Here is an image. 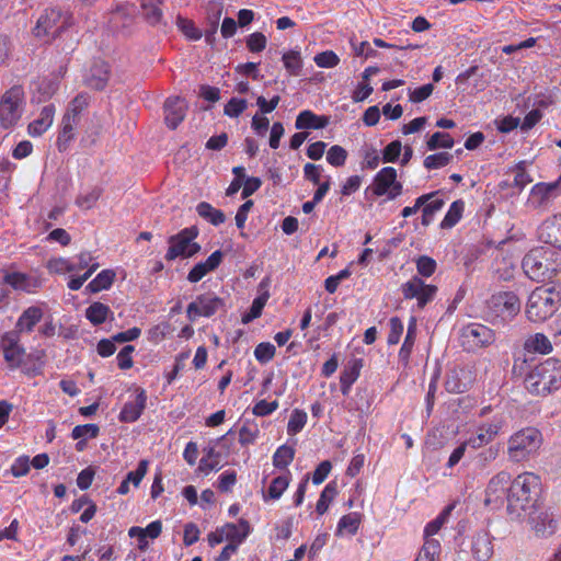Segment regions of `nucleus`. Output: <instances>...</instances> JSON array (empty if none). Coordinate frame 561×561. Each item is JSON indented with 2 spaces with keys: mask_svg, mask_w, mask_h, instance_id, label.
I'll use <instances>...</instances> for the list:
<instances>
[{
  "mask_svg": "<svg viewBox=\"0 0 561 561\" xmlns=\"http://www.w3.org/2000/svg\"><path fill=\"white\" fill-rule=\"evenodd\" d=\"M561 307V286L545 284L536 287L528 296L525 316L533 323H543Z\"/></svg>",
  "mask_w": 561,
  "mask_h": 561,
  "instance_id": "obj_1",
  "label": "nucleus"
},
{
  "mask_svg": "<svg viewBox=\"0 0 561 561\" xmlns=\"http://www.w3.org/2000/svg\"><path fill=\"white\" fill-rule=\"evenodd\" d=\"M540 490V478L533 472H524L511 480L510 493L506 497L508 513L519 517L522 512L533 508Z\"/></svg>",
  "mask_w": 561,
  "mask_h": 561,
  "instance_id": "obj_2",
  "label": "nucleus"
},
{
  "mask_svg": "<svg viewBox=\"0 0 561 561\" xmlns=\"http://www.w3.org/2000/svg\"><path fill=\"white\" fill-rule=\"evenodd\" d=\"M561 386V362L554 357L536 365L525 378L526 389L535 396H547Z\"/></svg>",
  "mask_w": 561,
  "mask_h": 561,
  "instance_id": "obj_3",
  "label": "nucleus"
},
{
  "mask_svg": "<svg viewBox=\"0 0 561 561\" xmlns=\"http://www.w3.org/2000/svg\"><path fill=\"white\" fill-rule=\"evenodd\" d=\"M26 107V95L21 84H14L0 96V127L11 129L21 121Z\"/></svg>",
  "mask_w": 561,
  "mask_h": 561,
  "instance_id": "obj_4",
  "label": "nucleus"
},
{
  "mask_svg": "<svg viewBox=\"0 0 561 561\" xmlns=\"http://www.w3.org/2000/svg\"><path fill=\"white\" fill-rule=\"evenodd\" d=\"M554 252L550 249L535 248L523 259L522 266L525 274L535 282H546L557 274Z\"/></svg>",
  "mask_w": 561,
  "mask_h": 561,
  "instance_id": "obj_5",
  "label": "nucleus"
},
{
  "mask_svg": "<svg viewBox=\"0 0 561 561\" xmlns=\"http://www.w3.org/2000/svg\"><path fill=\"white\" fill-rule=\"evenodd\" d=\"M72 15L59 7L44 10L33 28L35 37L51 42L71 25Z\"/></svg>",
  "mask_w": 561,
  "mask_h": 561,
  "instance_id": "obj_6",
  "label": "nucleus"
},
{
  "mask_svg": "<svg viewBox=\"0 0 561 561\" xmlns=\"http://www.w3.org/2000/svg\"><path fill=\"white\" fill-rule=\"evenodd\" d=\"M198 236V229L195 226L182 229L176 234L169 237V249L165 253L167 261H174L178 257L188 259L201 251V245L194 240Z\"/></svg>",
  "mask_w": 561,
  "mask_h": 561,
  "instance_id": "obj_7",
  "label": "nucleus"
},
{
  "mask_svg": "<svg viewBox=\"0 0 561 561\" xmlns=\"http://www.w3.org/2000/svg\"><path fill=\"white\" fill-rule=\"evenodd\" d=\"M402 183L397 180V170L392 167H385L373 179V183L365 190L366 198L371 194L374 197L386 195L392 201L402 194Z\"/></svg>",
  "mask_w": 561,
  "mask_h": 561,
  "instance_id": "obj_8",
  "label": "nucleus"
},
{
  "mask_svg": "<svg viewBox=\"0 0 561 561\" xmlns=\"http://www.w3.org/2000/svg\"><path fill=\"white\" fill-rule=\"evenodd\" d=\"M0 348L3 353L5 363L10 369L22 368L28 375L41 373V366L30 368L24 365L25 348L21 345V336L15 332H5L0 340Z\"/></svg>",
  "mask_w": 561,
  "mask_h": 561,
  "instance_id": "obj_9",
  "label": "nucleus"
},
{
  "mask_svg": "<svg viewBox=\"0 0 561 561\" xmlns=\"http://www.w3.org/2000/svg\"><path fill=\"white\" fill-rule=\"evenodd\" d=\"M486 310L493 320L511 321L520 311V300L514 291H500L486 300Z\"/></svg>",
  "mask_w": 561,
  "mask_h": 561,
  "instance_id": "obj_10",
  "label": "nucleus"
},
{
  "mask_svg": "<svg viewBox=\"0 0 561 561\" xmlns=\"http://www.w3.org/2000/svg\"><path fill=\"white\" fill-rule=\"evenodd\" d=\"M459 341L467 352H474L494 343L495 332L481 323H469L460 330Z\"/></svg>",
  "mask_w": 561,
  "mask_h": 561,
  "instance_id": "obj_11",
  "label": "nucleus"
},
{
  "mask_svg": "<svg viewBox=\"0 0 561 561\" xmlns=\"http://www.w3.org/2000/svg\"><path fill=\"white\" fill-rule=\"evenodd\" d=\"M502 426V419L494 417L490 423L481 425L478 428L477 434L471 435L468 439L457 446L450 456H463L467 451H473L489 444L499 434Z\"/></svg>",
  "mask_w": 561,
  "mask_h": 561,
  "instance_id": "obj_12",
  "label": "nucleus"
},
{
  "mask_svg": "<svg viewBox=\"0 0 561 561\" xmlns=\"http://www.w3.org/2000/svg\"><path fill=\"white\" fill-rule=\"evenodd\" d=\"M542 444V435L539 430L535 427H526L508 439L510 453L535 454L538 451Z\"/></svg>",
  "mask_w": 561,
  "mask_h": 561,
  "instance_id": "obj_13",
  "label": "nucleus"
},
{
  "mask_svg": "<svg viewBox=\"0 0 561 561\" xmlns=\"http://www.w3.org/2000/svg\"><path fill=\"white\" fill-rule=\"evenodd\" d=\"M224 299L213 293L198 295L186 308V317L195 321L197 317L210 318L224 308Z\"/></svg>",
  "mask_w": 561,
  "mask_h": 561,
  "instance_id": "obj_14",
  "label": "nucleus"
},
{
  "mask_svg": "<svg viewBox=\"0 0 561 561\" xmlns=\"http://www.w3.org/2000/svg\"><path fill=\"white\" fill-rule=\"evenodd\" d=\"M437 290V286L425 284L417 275L413 276L409 282L401 286L404 299L415 298L417 300L419 309H423L428 302H431L435 298Z\"/></svg>",
  "mask_w": 561,
  "mask_h": 561,
  "instance_id": "obj_15",
  "label": "nucleus"
},
{
  "mask_svg": "<svg viewBox=\"0 0 561 561\" xmlns=\"http://www.w3.org/2000/svg\"><path fill=\"white\" fill-rule=\"evenodd\" d=\"M511 474L507 472H500L494 476L485 489L484 504L492 508H500L506 501L510 493Z\"/></svg>",
  "mask_w": 561,
  "mask_h": 561,
  "instance_id": "obj_16",
  "label": "nucleus"
},
{
  "mask_svg": "<svg viewBox=\"0 0 561 561\" xmlns=\"http://www.w3.org/2000/svg\"><path fill=\"white\" fill-rule=\"evenodd\" d=\"M560 194L561 173L557 181L550 183H537L534 185L530 192V202L536 207H545Z\"/></svg>",
  "mask_w": 561,
  "mask_h": 561,
  "instance_id": "obj_17",
  "label": "nucleus"
},
{
  "mask_svg": "<svg viewBox=\"0 0 561 561\" xmlns=\"http://www.w3.org/2000/svg\"><path fill=\"white\" fill-rule=\"evenodd\" d=\"M164 122L170 129H175L185 118L187 104L181 96H170L163 105Z\"/></svg>",
  "mask_w": 561,
  "mask_h": 561,
  "instance_id": "obj_18",
  "label": "nucleus"
},
{
  "mask_svg": "<svg viewBox=\"0 0 561 561\" xmlns=\"http://www.w3.org/2000/svg\"><path fill=\"white\" fill-rule=\"evenodd\" d=\"M224 11V3L219 0L209 1L206 5V18H205V42L214 46L216 43V33L218 30L219 21Z\"/></svg>",
  "mask_w": 561,
  "mask_h": 561,
  "instance_id": "obj_19",
  "label": "nucleus"
},
{
  "mask_svg": "<svg viewBox=\"0 0 561 561\" xmlns=\"http://www.w3.org/2000/svg\"><path fill=\"white\" fill-rule=\"evenodd\" d=\"M110 76V65L103 60H95L84 76L83 83L90 89L102 91L106 88Z\"/></svg>",
  "mask_w": 561,
  "mask_h": 561,
  "instance_id": "obj_20",
  "label": "nucleus"
},
{
  "mask_svg": "<svg viewBox=\"0 0 561 561\" xmlns=\"http://www.w3.org/2000/svg\"><path fill=\"white\" fill-rule=\"evenodd\" d=\"M530 523L536 535L540 537H549L553 535L558 528V518L551 510L535 513L530 517Z\"/></svg>",
  "mask_w": 561,
  "mask_h": 561,
  "instance_id": "obj_21",
  "label": "nucleus"
},
{
  "mask_svg": "<svg viewBox=\"0 0 561 561\" xmlns=\"http://www.w3.org/2000/svg\"><path fill=\"white\" fill-rule=\"evenodd\" d=\"M147 403V394L144 389L139 390L134 400L127 401L119 412L122 422L133 423L137 421L144 412Z\"/></svg>",
  "mask_w": 561,
  "mask_h": 561,
  "instance_id": "obj_22",
  "label": "nucleus"
},
{
  "mask_svg": "<svg viewBox=\"0 0 561 561\" xmlns=\"http://www.w3.org/2000/svg\"><path fill=\"white\" fill-rule=\"evenodd\" d=\"M224 253L220 250L213 252L205 262H199L193 266L187 274L190 283L199 282L209 272L215 271L222 262Z\"/></svg>",
  "mask_w": 561,
  "mask_h": 561,
  "instance_id": "obj_23",
  "label": "nucleus"
},
{
  "mask_svg": "<svg viewBox=\"0 0 561 561\" xmlns=\"http://www.w3.org/2000/svg\"><path fill=\"white\" fill-rule=\"evenodd\" d=\"M43 316V309L38 306H31L26 308L19 317L15 330H12L11 332L18 333L19 336H21L22 332H32L35 325L42 320Z\"/></svg>",
  "mask_w": 561,
  "mask_h": 561,
  "instance_id": "obj_24",
  "label": "nucleus"
},
{
  "mask_svg": "<svg viewBox=\"0 0 561 561\" xmlns=\"http://www.w3.org/2000/svg\"><path fill=\"white\" fill-rule=\"evenodd\" d=\"M268 285H270V279L267 277L262 279L261 283L259 284L260 295L256 298H254V300L250 307V310L242 316L243 323H249V322L253 321L254 319L261 317L263 308L265 307V305L270 298Z\"/></svg>",
  "mask_w": 561,
  "mask_h": 561,
  "instance_id": "obj_25",
  "label": "nucleus"
},
{
  "mask_svg": "<svg viewBox=\"0 0 561 561\" xmlns=\"http://www.w3.org/2000/svg\"><path fill=\"white\" fill-rule=\"evenodd\" d=\"M56 107L54 104L45 105L39 113V116L35 118L27 126V133L32 137L42 136L53 124Z\"/></svg>",
  "mask_w": 561,
  "mask_h": 561,
  "instance_id": "obj_26",
  "label": "nucleus"
},
{
  "mask_svg": "<svg viewBox=\"0 0 561 561\" xmlns=\"http://www.w3.org/2000/svg\"><path fill=\"white\" fill-rule=\"evenodd\" d=\"M3 282L13 289L25 293H34L41 286V282L37 278L20 272L7 273L3 277Z\"/></svg>",
  "mask_w": 561,
  "mask_h": 561,
  "instance_id": "obj_27",
  "label": "nucleus"
},
{
  "mask_svg": "<svg viewBox=\"0 0 561 561\" xmlns=\"http://www.w3.org/2000/svg\"><path fill=\"white\" fill-rule=\"evenodd\" d=\"M472 553L478 561H486L493 554V543L489 533L482 530L472 538Z\"/></svg>",
  "mask_w": 561,
  "mask_h": 561,
  "instance_id": "obj_28",
  "label": "nucleus"
},
{
  "mask_svg": "<svg viewBox=\"0 0 561 561\" xmlns=\"http://www.w3.org/2000/svg\"><path fill=\"white\" fill-rule=\"evenodd\" d=\"M78 123V119L64 114L56 141L57 148L60 152L66 151L69 148L70 142L75 139Z\"/></svg>",
  "mask_w": 561,
  "mask_h": 561,
  "instance_id": "obj_29",
  "label": "nucleus"
},
{
  "mask_svg": "<svg viewBox=\"0 0 561 561\" xmlns=\"http://www.w3.org/2000/svg\"><path fill=\"white\" fill-rule=\"evenodd\" d=\"M362 366V359L355 358L352 362H350L348 365L341 373L340 385L341 392L343 393V396H347L350 393L352 385L359 377Z\"/></svg>",
  "mask_w": 561,
  "mask_h": 561,
  "instance_id": "obj_30",
  "label": "nucleus"
},
{
  "mask_svg": "<svg viewBox=\"0 0 561 561\" xmlns=\"http://www.w3.org/2000/svg\"><path fill=\"white\" fill-rule=\"evenodd\" d=\"M329 123L327 116L316 115L313 112L306 110L298 114L295 127L297 129H321L324 128Z\"/></svg>",
  "mask_w": 561,
  "mask_h": 561,
  "instance_id": "obj_31",
  "label": "nucleus"
},
{
  "mask_svg": "<svg viewBox=\"0 0 561 561\" xmlns=\"http://www.w3.org/2000/svg\"><path fill=\"white\" fill-rule=\"evenodd\" d=\"M226 540L239 546L249 535L250 525L247 520L240 519L238 524L228 523L224 527Z\"/></svg>",
  "mask_w": 561,
  "mask_h": 561,
  "instance_id": "obj_32",
  "label": "nucleus"
},
{
  "mask_svg": "<svg viewBox=\"0 0 561 561\" xmlns=\"http://www.w3.org/2000/svg\"><path fill=\"white\" fill-rule=\"evenodd\" d=\"M524 348L533 353L549 354L552 352V344L543 333H535L525 340Z\"/></svg>",
  "mask_w": 561,
  "mask_h": 561,
  "instance_id": "obj_33",
  "label": "nucleus"
},
{
  "mask_svg": "<svg viewBox=\"0 0 561 561\" xmlns=\"http://www.w3.org/2000/svg\"><path fill=\"white\" fill-rule=\"evenodd\" d=\"M108 316H113L112 310L110 307L105 304H102L100 301L92 302L87 309H85V318L93 324V325H101L103 324Z\"/></svg>",
  "mask_w": 561,
  "mask_h": 561,
  "instance_id": "obj_34",
  "label": "nucleus"
},
{
  "mask_svg": "<svg viewBox=\"0 0 561 561\" xmlns=\"http://www.w3.org/2000/svg\"><path fill=\"white\" fill-rule=\"evenodd\" d=\"M444 205H445V199L439 197V194L436 195L435 197H432L431 199L426 201L421 207V209H422L421 224L424 227L430 226L433 222L436 213L442 210Z\"/></svg>",
  "mask_w": 561,
  "mask_h": 561,
  "instance_id": "obj_35",
  "label": "nucleus"
},
{
  "mask_svg": "<svg viewBox=\"0 0 561 561\" xmlns=\"http://www.w3.org/2000/svg\"><path fill=\"white\" fill-rule=\"evenodd\" d=\"M115 276L113 270H103L87 285L85 290L93 294L106 290L113 285Z\"/></svg>",
  "mask_w": 561,
  "mask_h": 561,
  "instance_id": "obj_36",
  "label": "nucleus"
},
{
  "mask_svg": "<svg viewBox=\"0 0 561 561\" xmlns=\"http://www.w3.org/2000/svg\"><path fill=\"white\" fill-rule=\"evenodd\" d=\"M290 482V473L287 472L285 474L278 476L274 478L266 491L263 493L264 501L268 500H278L283 493L286 491Z\"/></svg>",
  "mask_w": 561,
  "mask_h": 561,
  "instance_id": "obj_37",
  "label": "nucleus"
},
{
  "mask_svg": "<svg viewBox=\"0 0 561 561\" xmlns=\"http://www.w3.org/2000/svg\"><path fill=\"white\" fill-rule=\"evenodd\" d=\"M196 211L199 217L207 220L214 226H219L225 222L226 216L225 214L215 207H213L207 202H201L196 206Z\"/></svg>",
  "mask_w": 561,
  "mask_h": 561,
  "instance_id": "obj_38",
  "label": "nucleus"
},
{
  "mask_svg": "<svg viewBox=\"0 0 561 561\" xmlns=\"http://www.w3.org/2000/svg\"><path fill=\"white\" fill-rule=\"evenodd\" d=\"M465 369H453L448 373L445 381V388L451 393H462L468 390L469 381H465L462 376Z\"/></svg>",
  "mask_w": 561,
  "mask_h": 561,
  "instance_id": "obj_39",
  "label": "nucleus"
},
{
  "mask_svg": "<svg viewBox=\"0 0 561 561\" xmlns=\"http://www.w3.org/2000/svg\"><path fill=\"white\" fill-rule=\"evenodd\" d=\"M416 339V319L411 317L408 325L407 335L404 342L399 351V358L402 362H408Z\"/></svg>",
  "mask_w": 561,
  "mask_h": 561,
  "instance_id": "obj_40",
  "label": "nucleus"
},
{
  "mask_svg": "<svg viewBox=\"0 0 561 561\" xmlns=\"http://www.w3.org/2000/svg\"><path fill=\"white\" fill-rule=\"evenodd\" d=\"M465 210V202L462 199H457L451 203L449 209L447 210L445 217L440 222L442 229H450L456 226L459 220L462 218V214Z\"/></svg>",
  "mask_w": 561,
  "mask_h": 561,
  "instance_id": "obj_41",
  "label": "nucleus"
},
{
  "mask_svg": "<svg viewBox=\"0 0 561 561\" xmlns=\"http://www.w3.org/2000/svg\"><path fill=\"white\" fill-rule=\"evenodd\" d=\"M440 542L437 539H426L415 561H439Z\"/></svg>",
  "mask_w": 561,
  "mask_h": 561,
  "instance_id": "obj_42",
  "label": "nucleus"
},
{
  "mask_svg": "<svg viewBox=\"0 0 561 561\" xmlns=\"http://www.w3.org/2000/svg\"><path fill=\"white\" fill-rule=\"evenodd\" d=\"M282 60L285 69L290 76H299L302 69V59L300 56V51L296 49H291L286 51L282 56Z\"/></svg>",
  "mask_w": 561,
  "mask_h": 561,
  "instance_id": "obj_43",
  "label": "nucleus"
},
{
  "mask_svg": "<svg viewBox=\"0 0 561 561\" xmlns=\"http://www.w3.org/2000/svg\"><path fill=\"white\" fill-rule=\"evenodd\" d=\"M159 4L160 0H141L144 18L150 25H156L161 21L162 11Z\"/></svg>",
  "mask_w": 561,
  "mask_h": 561,
  "instance_id": "obj_44",
  "label": "nucleus"
},
{
  "mask_svg": "<svg viewBox=\"0 0 561 561\" xmlns=\"http://www.w3.org/2000/svg\"><path fill=\"white\" fill-rule=\"evenodd\" d=\"M454 505L446 506L443 512L432 522H430L424 529V540L434 539L433 536L439 531L443 525L447 522Z\"/></svg>",
  "mask_w": 561,
  "mask_h": 561,
  "instance_id": "obj_45",
  "label": "nucleus"
},
{
  "mask_svg": "<svg viewBox=\"0 0 561 561\" xmlns=\"http://www.w3.org/2000/svg\"><path fill=\"white\" fill-rule=\"evenodd\" d=\"M176 25L183 35L190 41H198L203 36V32L195 25L193 20L179 15Z\"/></svg>",
  "mask_w": 561,
  "mask_h": 561,
  "instance_id": "obj_46",
  "label": "nucleus"
},
{
  "mask_svg": "<svg viewBox=\"0 0 561 561\" xmlns=\"http://www.w3.org/2000/svg\"><path fill=\"white\" fill-rule=\"evenodd\" d=\"M90 103V95L87 92H80L68 105L65 115L78 119L83 110L88 107Z\"/></svg>",
  "mask_w": 561,
  "mask_h": 561,
  "instance_id": "obj_47",
  "label": "nucleus"
},
{
  "mask_svg": "<svg viewBox=\"0 0 561 561\" xmlns=\"http://www.w3.org/2000/svg\"><path fill=\"white\" fill-rule=\"evenodd\" d=\"M307 413L300 409H294L287 424L288 435H296L302 431L307 423Z\"/></svg>",
  "mask_w": 561,
  "mask_h": 561,
  "instance_id": "obj_48",
  "label": "nucleus"
},
{
  "mask_svg": "<svg viewBox=\"0 0 561 561\" xmlns=\"http://www.w3.org/2000/svg\"><path fill=\"white\" fill-rule=\"evenodd\" d=\"M336 493V484L334 482H330L325 485L316 505V511L319 515H323L328 511L329 504L335 497Z\"/></svg>",
  "mask_w": 561,
  "mask_h": 561,
  "instance_id": "obj_49",
  "label": "nucleus"
},
{
  "mask_svg": "<svg viewBox=\"0 0 561 561\" xmlns=\"http://www.w3.org/2000/svg\"><path fill=\"white\" fill-rule=\"evenodd\" d=\"M360 524V516L357 513L344 515L337 524V534L344 531L348 535H355Z\"/></svg>",
  "mask_w": 561,
  "mask_h": 561,
  "instance_id": "obj_50",
  "label": "nucleus"
},
{
  "mask_svg": "<svg viewBox=\"0 0 561 561\" xmlns=\"http://www.w3.org/2000/svg\"><path fill=\"white\" fill-rule=\"evenodd\" d=\"M451 160H453V154L444 151V152H438V153L427 156L424 159L423 164L427 170H435V169H440L443 167H446L447 164H449L451 162Z\"/></svg>",
  "mask_w": 561,
  "mask_h": 561,
  "instance_id": "obj_51",
  "label": "nucleus"
},
{
  "mask_svg": "<svg viewBox=\"0 0 561 561\" xmlns=\"http://www.w3.org/2000/svg\"><path fill=\"white\" fill-rule=\"evenodd\" d=\"M102 195V188L94 186L89 192L80 194L76 198V205L83 209H91Z\"/></svg>",
  "mask_w": 561,
  "mask_h": 561,
  "instance_id": "obj_52",
  "label": "nucleus"
},
{
  "mask_svg": "<svg viewBox=\"0 0 561 561\" xmlns=\"http://www.w3.org/2000/svg\"><path fill=\"white\" fill-rule=\"evenodd\" d=\"M426 145L428 150L450 149L454 146V139L448 133L436 131L430 137Z\"/></svg>",
  "mask_w": 561,
  "mask_h": 561,
  "instance_id": "obj_53",
  "label": "nucleus"
},
{
  "mask_svg": "<svg viewBox=\"0 0 561 561\" xmlns=\"http://www.w3.org/2000/svg\"><path fill=\"white\" fill-rule=\"evenodd\" d=\"M347 159V151L339 146H332L327 152V161L335 168L343 167Z\"/></svg>",
  "mask_w": 561,
  "mask_h": 561,
  "instance_id": "obj_54",
  "label": "nucleus"
},
{
  "mask_svg": "<svg viewBox=\"0 0 561 561\" xmlns=\"http://www.w3.org/2000/svg\"><path fill=\"white\" fill-rule=\"evenodd\" d=\"M416 271L422 277H431L437 267L436 261L427 255H421L415 261Z\"/></svg>",
  "mask_w": 561,
  "mask_h": 561,
  "instance_id": "obj_55",
  "label": "nucleus"
},
{
  "mask_svg": "<svg viewBox=\"0 0 561 561\" xmlns=\"http://www.w3.org/2000/svg\"><path fill=\"white\" fill-rule=\"evenodd\" d=\"M543 230H547V242L561 248V218L556 219L552 222H546L543 225Z\"/></svg>",
  "mask_w": 561,
  "mask_h": 561,
  "instance_id": "obj_56",
  "label": "nucleus"
},
{
  "mask_svg": "<svg viewBox=\"0 0 561 561\" xmlns=\"http://www.w3.org/2000/svg\"><path fill=\"white\" fill-rule=\"evenodd\" d=\"M276 348L270 342H262L256 345L254 350V356L257 362L265 364L273 359L275 356Z\"/></svg>",
  "mask_w": 561,
  "mask_h": 561,
  "instance_id": "obj_57",
  "label": "nucleus"
},
{
  "mask_svg": "<svg viewBox=\"0 0 561 561\" xmlns=\"http://www.w3.org/2000/svg\"><path fill=\"white\" fill-rule=\"evenodd\" d=\"M47 268L50 273L55 274H65L76 271L75 264L62 257L49 260L47 263Z\"/></svg>",
  "mask_w": 561,
  "mask_h": 561,
  "instance_id": "obj_58",
  "label": "nucleus"
},
{
  "mask_svg": "<svg viewBox=\"0 0 561 561\" xmlns=\"http://www.w3.org/2000/svg\"><path fill=\"white\" fill-rule=\"evenodd\" d=\"M248 107L245 99L231 98L225 105L224 113L229 117L240 116Z\"/></svg>",
  "mask_w": 561,
  "mask_h": 561,
  "instance_id": "obj_59",
  "label": "nucleus"
},
{
  "mask_svg": "<svg viewBox=\"0 0 561 561\" xmlns=\"http://www.w3.org/2000/svg\"><path fill=\"white\" fill-rule=\"evenodd\" d=\"M266 36L261 32H254L250 34L245 39L247 48L251 53H260L264 50L266 47Z\"/></svg>",
  "mask_w": 561,
  "mask_h": 561,
  "instance_id": "obj_60",
  "label": "nucleus"
},
{
  "mask_svg": "<svg viewBox=\"0 0 561 561\" xmlns=\"http://www.w3.org/2000/svg\"><path fill=\"white\" fill-rule=\"evenodd\" d=\"M390 331L387 337V343L389 345H396L399 343L401 335L403 333V323L400 318L392 317L389 320Z\"/></svg>",
  "mask_w": 561,
  "mask_h": 561,
  "instance_id": "obj_61",
  "label": "nucleus"
},
{
  "mask_svg": "<svg viewBox=\"0 0 561 561\" xmlns=\"http://www.w3.org/2000/svg\"><path fill=\"white\" fill-rule=\"evenodd\" d=\"M340 61L337 55L332 50H325L314 56V62L320 68L335 67Z\"/></svg>",
  "mask_w": 561,
  "mask_h": 561,
  "instance_id": "obj_62",
  "label": "nucleus"
},
{
  "mask_svg": "<svg viewBox=\"0 0 561 561\" xmlns=\"http://www.w3.org/2000/svg\"><path fill=\"white\" fill-rule=\"evenodd\" d=\"M99 434V426L95 424L77 425L72 430L73 439L94 438Z\"/></svg>",
  "mask_w": 561,
  "mask_h": 561,
  "instance_id": "obj_63",
  "label": "nucleus"
},
{
  "mask_svg": "<svg viewBox=\"0 0 561 561\" xmlns=\"http://www.w3.org/2000/svg\"><path fill=\"white\" fill-rule=\"evenodd\" d=\"M402 151V145L400 140H393L387 145L382 151L383 162H396Z\"/></svg>",
  "mask_w": 561,
  "mask_h": 561,
  "instance_id": "obj_64",
  "label": "nucleus"
}]
</instances>
